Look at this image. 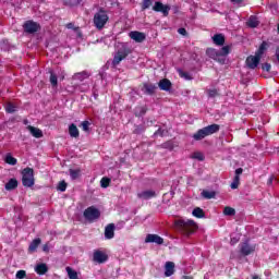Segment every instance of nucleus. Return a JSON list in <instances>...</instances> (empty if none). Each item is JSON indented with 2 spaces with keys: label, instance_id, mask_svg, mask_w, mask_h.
<instances>
[{
  "label": "nucleus",
  "instance_id": "1",
  "mask_svg": "<svg viewBox=\"0 0 279 279\" xmlns=\"http://www.w3.org/2000/svg\"><path fill=\"white\" fill-rule=\"evenodd\" d=\"M206 53L211 60H216L219 64H226V58L230 53V46H223L220 50L209 48Z\"/></svg>",
  "mask_w": 279,
  "mask_h": 279
},
{
  "label": "nucleus",
  "instance_id": "2",
  "mask_svg": "<svg viewBox=\"0 0 279 279\" xmlns=\"http://www.w3.org/2000/svg\"><path fill=\"white\" fill-rule=\"evenodd\" d=\"M177 230L181 232L184 236H191L195 232L197 225L193 220H177L175 221Z\"/></svg>",
  "mask_w": 279,
  "mask_h": 279
},
{
  "label": "nucleus",
  "instance_id": "3",
  "mask_svg": "<svg viewBox=\"0 0 279 279\" xmlns=\"http://www.w3.org/2000/svg\"><path fill=\"white\" fill-rule=\"evenodd\" d=\"M219 130H220L219 124H211L198 130L196 133L193 134L192 138H194V141H204L206 136H211V134H217Z\"/></svg>",
  "mask_w": 279,
  "mask_h": 279
},
{
  "label": "nucleus",
  "instance_id": "4",
  "mask_svg": "<svg viewBox=\"0 0 279 279\" xmlns=\"http://www.w3.org/2000/svg\"><path fill=\"white\" fill-rule=\"evenodd\" d=\"M108 13L104 10L98 11L94 15V25L97 29H104L106 27V23L109 21Z\"/></svg>",
  "mask_w": 279,
  "mask_h": 279
},
{
  "label": "nucleus",
  "instance_id": "5",
  "mask_svg": "<svg viewBox=\"0 0 279 279\" xmlns=\"http://www.w3.org/2000/svg\"><path fill=\"white\" fill-rule=\"evenodd\" d=\"M22 184L23 186H34V169L25 168L22 172Z\"/></svg>",
  "mask_w": 279,
  "mask_h": 279
},
{
  "label": "nucleus",
  "instance_id": "6",
  "mask_svg": "<svg viewBox=\"0 0 279 279\" xmlns=\"http://www.w3.org/2000/svg\"><path fill=\"white\" fill-rule=\"evenodd\" d=\"M83 216L87 221H96V219H99V217H101V213L99 211V209H97V207L90 206L84 210Z\"/></svg>",
  "mask_w": 279,
  "mask_h": 279
},
{
  "label": "nucleus",
  "instance_id": "7",
  "mask_svg": "<svg viewBox=\"0 0 279 279\" xmlns=\"http://www.w3.org/2000/svg\"><path fill=\"white\" fill-rule=\"evenodd\" d=\"M154 12H161L163 16H169V12L171 11V7L169 4H163L160 1L155 2L153 5Z\"/></svg>",
  "mask_w": 279,
  "mask_h": 279
},
{
  "label": "nucleus",
  "instance_id": "8",
  "mask_svg": "<svg viewBox=\"0 0 279 279\" xmlns=\"http://www.w3.org/2000/svg\"><path fill=\"white\" fill-rule=\"evenodd\" d=\"M126 58H128V51L125 49L118 50L113 56L112 66H119L122 60H125Z\"/></svg>",
  "mask_w": 279,
  "mask_h": 279
},
{
  "label": "nucleus",
  "instance_id": "9",
  "mask_svg": "<svg viewBox=\"0 0 279 279\" xmlns=\"http://www.w3.org/2000/svg\"><path fill=\"white\" fill-rule=\"evenodd\" d=\"M24 31L26 32V34H36V32H38V29H40V25H38V23L34 22V21H27L24 25Z\"/></svg>",
  "mask_w": 279,
  "mask_h": 279
},
{
  "label": "nucleus",
  "instance_id": "10",
  "mask_svg": "<svg viewBox=\"0 0 279 279\" xmlns=\"http://www.w3.org/2000/svg\"><path fill=\"white\" fill-rule=\"evenodd\" d=\"M256 250V246L250 245L247 242H243L240 244V252L242 256H250Z\"/></svg>",
  "mask_w": 279,
  "mask_h": 279
},
{
  "label": "nucleus",
  "instance_id": "11",
  "mask_svg": "<svg viewBox=\"0 0 279 279\" xmlns=\"http://www.w3.org/2000/svg\"><path fill=\"white\" fill-rule=\"evenodd\" d=\"M94 263H98V265H101L108 260V255L102 251H95L93 256Z\"/></svg>",
  "mask_w": 279,
  "mask_h": 279
},
{
  "label": "nucleus",
  "instance_id": "12",
  "mask_svg": "<svg viewBox=\"0 0 279 279\" xmlns=\"http://www.w3.org/2000/svg\"><path fill=\"white\" fill-rule=\"evenodd\" d=\"M137 197H138V199H143V201L153 199V197H156V191L144 190V191L137 193Z\"/></svg>",
  "mask_w": 279,
  "mask_h": 279
},
{
  "label": "nucleus",
  "instance_id": "13",
  "mask_svg": "<svg viewBox=\"0 0 279 279\" xmlns=\"http://www.w3.org/2000/svg\"><path fill=\"white\" fill-rule=\"evenodd\" d=\"M260 62V57L255 53V56H250L246 59V65L248 69H256Z\"/></svg>",
  "mask_w": 279,
  "mask_h": 279
},
{
  "label": "nucleus",
  "instance_id": "14",
  "mask_svg": "<svg viewBox=\"0 0 279 279\" xmlns=\"http://www.w3.org/2000/svg\"><path fill=\"white\" fill-rule=\"evenodd\" d=\"M145 243H156L157 245H162V243H165V239L160 238L158 234H147Z\"/></svg>",
  "mask_w": 279,
  "mask_h": 279
},
{
  "label": "nucleus",
  "instance_id": "15",
  "mask_svg": "<svg viewBox=\"0 0 279 279\" xmlns=\"http://www.w3.org/2000/svg\"><path fill=\"white\" fill-rule=\"evenodd\" d=\"M175 274V264L173 262H166L165 264V276L166 278H170Z\"/></svg>",
  "mask_w": 279,
  "mask_h": 279
},
{
  "label": "nucleus",
  "instance_id": "16",
  "mask_svg": "<svg viewBox=\"0 0 279 279\" xmlns=\"http://www.w3.org/2000/svg\"><path fill=\"white\" fill-rule=\"evenodd\" d=\"M129 36L132 40H135V43H143L146 38L145 33H141L138 31L131 32Z\"/></svg>",
  "mask_w": 279,
  "mask_h": 279
},
{
  "label": "nucleus",
  "instance_id": "17",
  "mask_svg": "<svg viewBox=\"0 0 279 279\" xmlns=\"http://www.w3.org/2000/svg\"><path fill=\"white\" fill-rule=\"evenodd\" d=\"M88 77H90V72L88 71L77 72L72 76L76 82H84V80H88Z\"/></svg>",
  "mask_w": 279,
  "mask_h": 279
},
{
  "label": "nucleus",
  "instance_id": "18",
  "mask_svg": "<svg viewBox=\"0 0 279 279\" xmlns=\"http://www.w3.org/2000/svg\"><path fill=\"white\" fill-rule=\"evenodd\" d=\"M171 81H169L168 78H162L158 83V87L160 88V90H166L167 93L171 90Z\"/></svg>",
  "mask_w": 279,
  "mask_h": 279
},
{
  "label": "nucleus",
  "instance_id": "19",
  "mask_svg": "<svg viewBox=\"0 0 279 279\" xmlns=\"http://www.w3.org/2000/svg\"><path fill=\"white\" fill-rule=\"evenodd\" d=\"M157 88H158V86H156V84H151V83H145L143 86V90H144L145 95H154V93H156Z\"/></svg>",
  "mask_w": 279,
  "mask_h": 279
},
{
  "label": "nucleus",
  "instance_id": "20",
  "mask_svg": "<svg viewBox=\"0 0 279 279\" xmlns=\"http://www.w3.org/2000/svg\"><path fill=\"white\" fill-rule=\"evenodd\" d=\"M27 130L31 132L32 136L35 138H43V131L36 126L28 125Z\"/></svg>",
  "mask_w": 279,
  "mask_h": 279
},
{
  "label": "nucleus",
  "instance_id": "21",
  "mask_svg": "<svg viewBox=\"0 0 279 279\" xmlns=\"http://www.w3.org/2000/svg\"><path fill=\"white\" fill-rule=\"evenodd\" d=\"M35 271L39 276H45V274H47V271H49V267H47V264H37L35 266Z\"/></svg>",
  "mask_w": 279,
  "mask_h": 279
},
{
  "label": "nucleus",
  "instance_id": "22",
  "mask_svg": "<svg viewBox=\"0 0 279 279\" xmlns=\"http://www.w3.org/2000/svg\"><path fill=\"white\" fill-rule=\"evenodd\" d=\"M105 239H114V225L110 223L106 227Z\"/></svg>",
  "mask_w": 279,
  "mask_h": 279
},
{
  "label": "nucleus",
  "instance_id": "23",
  "mask_svg": "<svg viewBox=\"0 0 279 279\" xmlns=\"http://www.w3.org/2000/svg\"><path fill=\"white\" fill-rule=\"evenodd\" d=\"M213 40L218 47H223V44L226 43V37L221 34H216L214 35Z\"/></svg>",
  "mask_w": 279,
  "mask_h": 279
},
{
  "label": "nucleus",
  "instance_id": "24",
  "mask_svg": "<svg viewBox=\"0 0 279 279\" xmlns=\"http://www.w3.org/2000/svg\"><path fill=\"white\" fill-rule=\"evenodd\" d=\"M69 134L72 138H77L80 136V130L77 129V125L70 124Z\"/></svg>",
  "mask_w": 279,
  "mask_h": 279
},
{
  "label": "nucleus",
  "instance_id": "25",
  "mask_svg": "<svg viewBox=\"0 0 279 279\" xmlns=\"http://www.w3.org/2000/svg\"><path fill=\"white\" fill-rule=\"evenodd\" d=\"M40 243H41L40 238L33 240L28 246V252H31V253L36 252V250H38V245H40Z\"/></svg>",
  "mask_w": 279,
  "mask_h": 279
},
{
  "label": "nucleus",
  "instance_id": "26",
  "mask_svg": "<svg viewBox=\"0 0 279 279\" xmlns=\"http://www.w3.org/2000/svg\"><path fill=\"white\" fill-rule=\"evenodd\" d=\"M259 21H258V17L256 16V15H251L250 17H248V21L246 22V25L248 26V27H256L257 25H259Z\"/></svg>",
  "mask_w": 279,
  "mask_h": 279
},
{
  "label": "nucleus",
  "instance_id": "27",
  "mask_svg": "<svg viewBox=\"0 0 279 279\" xmlns=\"http://www.w3.org/2000/svg\"><path fill=\"white\" fill-rule=\"evenodd\" d=\"M269 47V45L267 44V41H263L258 48V50L255 52V54H257L259 58H263L265 51H267V48Z\"/></svg>",
  "mask_w": 279,
  "mask_h": 279
},
{
  "label": "nucleus",
  "instance_id": "28",
  "mask_svg": "<svg viewBox=\"0 0 279 279\" xmlns=\"http://www.w3.org/2000/svg\"><path fill=\"white\" fill-rule=\"evenodd\" d=\"M19 186V181L16 179H10L9 182L5 184L7 191H14Z\"/></svg>",
  "mask_w": 279,
  "mask_h": 279
},
{
  "label": "nucleus",
  "instance_id": "29",
  "mask_svg": "<svg viewBox=\"0 0 279 279\" xmlns=\"http://www.w3.org/2000/svg\"><path fill=\"white\" fill-rule=\"evenodd\" d=\"M217 193L215 191H206L204 190L202 192V197H204L205 199H215Z\"/></svg>",
  "mask_w": 279,
  "mask_h": 279
},
{
  "label": "nucleus",
  "instance_id": "30",
  "mask_svg": "<svg viewBox=\"0 0 279 279\" xmlns=\"http://www.w3.org/2000/svg\"><path fill=\"white\" fill-rule=\"evenodd\" d=\"M50 84L53 88H58V75L53 71H50Z\"/></svg>",
  "mask_w": 279,
  "mask_h": 279
},
{
  "label": "nucleus",
  "instance_id": "31",
  "mask_svg": "<svg viewBox=\"0 0 279 279\" xmlns=\"http://www.w3.org/2000/svg\"><path fill=\"white\" fill-rule=\"evenodd\" d=\"M192 215H193V217H197V219H202V218H204V209L196 207L192 211Z\"/></svg>",
  "mask_w": 279,
  "mask_h": 279
},
{
  "label": "nucleus",
  "instance_id": "32",
  "mask_svg": "<svg viewBox=\"0 0 279 279\" xmlns=\"http://www.w3.org/2000/svg\"><path fill=\"white\" fill-rule=\"evenodd\" d=\"M80 175H82V171L80 169H70V177L71 180H77V178H80Z\"/></svg>",
  "mask_w": 279,
  "mask_h": 279
},
{
  "label": "nucleus",
  "instance_id": "33",
  "mask_svg": "<svg viewBox=\"0 0 279 279\" xmlns=\"http://www.w3.org/2000/svg\"><path fill=\"white\" fill-rule=\"evenodd\" d=\"M223 215L227 217H234V215H236V210H234L232 207H225Z\"/></svg>",
  "mask_w": 279,
  "mask_h": 279
},
{
  "label": "nucleus",
  "instance_id": "34",
  "mask_svg": "<svg viewBox=\"0 0 279 279\" xmlns=\"http://www.w3.org/2000/svg\"><path fill=\"white\" fill-rule=\"evenodd\" d=\"M154 5V0H143L142 10H149Z\"/></svg>",
  "mask_w": 279,
  "mask_h": 279
},
{
  "label": "nucleus",
  "instance_id": "35",
  "mask_svg": "<svg viewBox=\"0 0 279 279\" xmlns=\"http://www.w3.org/2000/svg\"><path fill=\"white\" fill-rule=\"evenodd\" d=\"M5 162H7V165H12V166H14V165H16V158L12 157L11 154H8V155L5 156Z\"/></svg>",
  "mask_w": 279,
  "mask_h": 279
},
{
  "label": "nucleus",
  "instance_id": "36",
  "mask_svg": "<svg viewBox=\"0 0 279 279\" xmlns=\"http://www.w3.org/2000/svg\"><path fill=\"white\" fill-rule=\"evenodd\" d=\"M180 77H183V80H193V75L189 72H184L182 70H179Z\"/></svg>",
  "mask_w": 279,
  "mask_h": 279
},
{
  "label": "nucleus",
  "instance_id": "37",
  "mask_svg": "<svg viewBox=\"0 0 279 279\" xmlns=\"http://www.w3.org/2000/svg\"><path fill=\"white\" fill-rule=\"evenodd\" d=\"M5 111L9 112V114H12L13 112H16V106L13 104H8L5 106Z\"/></svg>",
  "mask_w": 279,
  "mask_h": 279
},
{
  "label": "nucleus",
  "instance_id": "38",
  "mask_svg": "<svg viewBox=\"0 0 279 279\" xmlns=\"http://www.w3.org/2000/svg\"><path fill=\"white\" fill-rule=\"evenodd\" d=\"M100 185L102 189H108L110 186V179L108 178H102L100 181Z\"/></svg>",
  "mask_w": 279,
  "mask_h": 279
},
{
  "label": "nucleus",
  "instance_id": "39",
  "mask_svg": "<svg viewBox=\"0 0 279 279\" xmlns=\"http://www.w3.org/2000/svg\"><path fill=\"white\" fill-rule=\"evenodd\" d=\"M192 158H194V160H204V154H202L201 151H196L194 154H192Z\"/></svg>",
  "mask_w": 279,
  "mask_h": 279
},
{
  "label": "nucleus",
  "instance_id": "40",
  "mask_svg": "<svg viewBox=\"0 0 279 279\" xmlns=\"http://www.w3.org/2000/svg\"><path fill=\"white\" fill-rule=\"evenodd\" d=\"M241 178L239 175H235L233 179V182L231 183V189H239V182H240Z\"/></svg>",
  "mask_w": 279,
  "mask_h": 279
},
{
  "label": "nucleus",
  "instance_id": "41",
  "mask_svg": "<svg viewBox=\"0 0 279 279\" xmlns=\"http://www.w3.org/2000/svg\"><path fill=\"white\" fill-rule=\"evenodd\" d=\"M89 88L90 85H88L87 83L78 85V90H81V93H86V90H89Z\"/></svg>",
  "mask_w": 279,
  "mask_h": 279
},
{
  "label": "nucleus",
  "instance_id": "42",
  "mask_svg": "<svg viewBox=\"0 0 279 279\" xmlns=\"http://www.w3.org/2000/svg\"><path fill=\"white\" fill-rule=\"evenodd\" d=\"M58 191H61V193H64V191H66V182L64 181L59 182Z\"/></svg>",
  "mask_w": 279,
  "mask_h": 279
},
{
  "label": "nucleus",
  "instance_id": "43",
  "mask_svg": "<svg viewBox=\"0 0 279 279\" xmlns=\"http://www.w3.org/2000/svg\"><path fill=\"white\" fill-rule=\"evenodd\" d=\"M81 126H82V129H83L84 132H88V130H89V128H90V122H88V121H83V122L81 123Z\"/></svg>",
  "mask_w": 279,
  "mask_h": 279
},
{
  "label": "nucleus",
  "instance_id": "44",
  "mask_svg": "<svg viewBox=\"0 0 279 279\" xmlns=\"http://www.w3.org/2000/svg\"><path fill=\"white\" fill-rule=\"evenodd\" d=\"M268 186H271L274 184H278V179L275 177V175H271L269 179H268V182H267Z\"/></svg>",
  "mask_w": 279,
  "mask_h": 279
},
{
  "label": "nucleus",
  "instance_id": "45",
  "mask_svg": "<svg viewBox=\"0 0 279 279\" xmlns=\"http://www.w3.org/2000/svg\"><path fill=\"white\" fill-rule=\"evenodd\" d=\"M25 276H27V274L25 272V270H19L15 275V278L17 279H23L25 278Z\"/></svg>",
  "mask_w": 279,
  "mask_h": 279
},
{
  "label": "nucleus",
  "instance_id": "46",
  "mask_svg": "<svg viewBox=\"0 0 279 279\" xmlns=\"http://www.w3.org/2000/svg\"><path fill=\"white\" fill-rule=\"evenodd\" d=\"M167 131L162 129H158V131L155 132V136H166Z\"/></svg>",
  "mask_w": 279,
  "mask_h": 279
},
{
  "label": "nucleus",
  "instance_id": "47",
  "mask_svg": "<svg viewBox=\"0 0 279 279\" xmlns=\"http://www.w3.org/2000/svg\"><path fill=\"white\" fill-rule=\"evenodd\" d=\"M262 69H263V71H266L267 73H269V71H271V64H269V63H264V64L262 65Z\"/></svg>",
  "mask_w": 279,
  "mask_h": 279
},
{
  "label": "nucleus",
  "instance_id": "48",
  "mask_svg": "<svg viewBox=\"0 0 279 279\" xmlns=\"http://www.w3.org/2000/svg\"><path fill=\"white\" fill-rule=\"evenodd\" d=\"M208 95H209V97H217V95H218L217 89H209Z\"/></svg>",
  "mask_w": 279,
  "mask_h": 279
},
{
  "label": "nucleus",
  "instance_id": "49",
  "mask_svg": "<svg viewBox=\"0 0 279 279\" xmlns=\"http://www.w3.org/2000/svg\"><path fill=\"white\" fill-rule=\"evenodd\" d=\"M231 3H233L234 5H241V3H243V0H230Z\"/></svg>",
  "mask_w": 279,
  "mask_h": 279
},
{
  "label": "nucleus",
  "instance_id": "50",
  "mask_svg": "<svg viewBox=\"0 0 279 279\" xmlns=\"http://www.w3.org/2000/svg\"><path fill=\"white\" fill-rule=\"evenodd\" d=\"M178 32L181 34V36H186V28H179Z\"/></svg>",
  "mask_w": 279,
  "mask_h": 279
},
{
  "label": "nucleus",
  "instance_id": "51",
  "mask_svg": "<svg viewBox=\"0 0 279 279\" xmlns=\"http://www.w3.org/2000/svg\"><path fill=\"white\" fill-rule=\"evenodd\" d=\"M241 173H243V168H238L235 170V175H238V178L241 175Z\"/></svg>",
  "mask_w": 279,
  "mask_h": 279
},
{
  "label": "nucleus",
  "instance_id": "52",
  "mask_svg": "<svg viewBox=\"0 0 279 279\" xmlns=\"http://www.w3.org/2000/svg\"><path fill=\"white\" fill-rule=\"evenodd\" d=\"M236 243H239V239L231 238V245H236Z\"/></svg>",
  "mask_w": 279,
  "mask_h": 279
},
{
  "label": "nucleus",
  "instance_id": "53",
  "mask_svg": "<svg viewBox=\"0 0 279 279\" xmlns=\"http://www.w3.org/2000/svg\"><path fill=\"white\" fill-rule=\"evenodd\" d=\"M43 251H44V252H49V245H48V244H45V245L43 246Z\"/></svg>",
  "mask_w": 279,
  "mask_h": 279
},
{
  "label": "nucleus",
  "instance_id": "54",
  "mask_svg": "<svg viewBox=\"0 0 279 279\" xmlns=\"http://www.w3.org/2000/svg\"><path fill=\"white\" fill-rule=\"evenodd\" d=\"M145 112H147V108L142 107V108H141V114H145Z\"/></svg>",
  "mask_w": 279,
  "mask_h": 279
},
{
  "label": "nucleus",
  "instance_id": "55",
  "mask_svg": "<svg viewBox=\"0 0 279 279\" xmlns=\"http://www.w3.org/2000/svg\"><path fill=\"white\" fill-rule=\"evenodd\" d=\"M66 27H68V29H73V23H69V24L66 25Z\"/></svg>",
  "mask_w": 279,
  "mask_h": 279
},
{
  "label": "nucleus",
  "instance_id": "56",
  "mask_svg": "<svg viewBox=\"0 0 279 279\" xmlns=\"http://www.w3.org/2000/svg\"><path fill=\"white\" fill-rule=\"evenodd\" d=\"M183 279H193L191 276H184Z\"/></svg>",
  "mask_w": 279,
  "mask_h": 279
},
{
  "label": "nucleus",
  "instance_id": "57",
  "mask_svg": "<svg viewBox=\"0 0 279 279\" xmlns=\"http://www.w3.org/2000/svg\"><path fill=\"white\" fill-rule=\"evenodd\" d=\"M253 279H258V276H254Z\"/></svg>",
  "mask_w": 279,
  "mask_h": 279
},
{
  "label": "nucleus",
  "instance_id": "58",
  "mask_svg": "<svg viewBox=\"0 0 279 279\" xmlns=\"http://www.w3.org/2000/svg\"><path fill=\"white\" fill-rule=\"evenodd\" d=\"M61 80H64V76H62Z\"/></svg>",
  "mask_w": 279,
  "mask_h": 279
}]
</instances>
